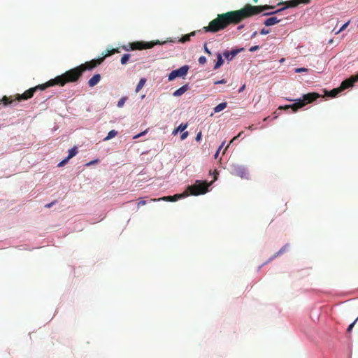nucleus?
<instances>
[{"mask_svg":"<svg viewBox=\"0 0 358 358\" xmlns=\"http://www.w3.org/2000/svg\"><path fill=\"white\" fill-rule=\"evenodd\" d=\"M273 8H274L273 6L268 5L252 6L251 4H246L239 10L218 14L217 17L210 21L208 25L204 27L203 29L206 32L215 33L224 29L230 24H238L248 17Z\"/></svg>","mask_w":358,"mask_h":358,"instance_id":"f257e3e1","label":"nucleus"},{"mask_svg":"<svg viewBox=\"0 0 358 358\" xmlns=\"http://www.w3.org/2000/svg\"><path fill=\"white\" fill-rule=\"evenodd\" d=\"M83 72L79 66L66 71L64 73L48 81L49 87L54 85L64 86L69 83H75L82 76Z\"/></svg>","mask_w":358,"mask_h":358,"instance_id":"f03ea898","label":"nucleus"},{"mask_svg":"<svg viewBox=\"0 0 358 358\" xmlns=\"http://www.w3.org/2000/svg\"><path fill=\"white\" fill-rule=\"evenodd\" d=\"M319 97L320 94L316 92L308 93L303 96V99H298L292 105H285L284 106H280L279 109L286 110L288 108H292L293 112H296L299 109L301 108L307 103H312L313 101L316 100Z\"/></svg>","mask_w":358,"mask_h":358,"instance_id":"7ed1b4c3","label":"nucleus"},{"mask_svg":"<svg viewBox=\"0 0 358 358\" xmlns=\"http://www.w3.org/2000/svg\"><path fill=\"white\" fill-rule=\"evenodd\" d=\"M48 87H49V85H48V82L44 84H42V85H38L34 87H31L27 90H26L22 94H17L16 99L19 101H20L21 100H27L34 96V94L36 90H44Z\"/></svg>","mask_w":358,"mask_h":358,"instance_id":"20e7f679","label":"nucleus"},{"mask_svg":"<svg viewBox=\"0 0 358 358\" xmlns=\"http://www.w3.org/2000/svg\"><path fill=\"white\" fill-rule=\"evenodd\" d=\"M208 185L206 182H196L188 187V190L192 195L197 196L199 194H205L208 191Z\"/></svg>","mask_w":358,"mask_h":358,"instance_id":"39448f33","label":"nucleus"},{"mask_svg":"<svg viewBox=\"0 0 358 358\" xmlns=\"http://www.w3.org/2000/svg\"><path fill=\"white\" fill-rule=\"evenodd\" d=\"M310 2V0H290L285 2L286 6L284 8H282L280 9H278L274 11L266 13L264 14V15H270L273 14H280L282 11H283L286 8L289 7H296L301 3L303 4H308Z\"/></svg>","mask_w":358,"mask_h":358,"instance_id":"423d86ee","label":"nucleus"},{"mask_svg":"<svg viewBox=\"0 0 358 358\" xmlns=\"http://www.w3.org/2000/svg\"><path fill=\"white\" fill-rule=\"evenodd\" d=\"M160 43V41L158 40L155 42H134L129 43V49L133 50L150 49L154 47L155 45Z\"/></svg>","mask_w":358,"mask_h":358,"instance_id":"0eeeda50","label":"nucleus"},{"mask_svg":"<svg viewBox=\"0 0 358 358\" xmlns=\"http://www.w3.org/2000/svg\"><path fill=\"white\" fill-rule=\"evenodd\" d=\"M189 69V66L184 65L176 70L172 71L169 75V80H173L177 77L184 78L187 74Z\"/></svg>","mask_w":358,"mask_h":358,"instance_id":"6e6552de","label":"nucleus"},{"mask_svg":"<svg viewBox=\"0 0 358 358\" xmlns=\"http://www.w3.org/2000/svg\"><path fill=\"white\" fill-rule=\"evenodd\" d=\"M230 172L231 174L241 178H245L247 175L245 167L238 164H233L230 166Z\"/></svg>","mask_w":358,"mask_h":358,"instance_id":"1a4fd4ad","label":"nucleus"},{"mask_svg":"<svg viewBox=\"0 0 358 358\" xmlns=\"http://www.w3.org/2000/svg\"><path fill=\"white\" fill-rule=\"evenodd\" d=\"M104 57H101L97 59H92L90 62H87L85 64H83L80 66V69H81L82 71L84 72L87 70H92L98 65L101 64V62L103 61Z\"/></svg>","mask_w":358,"mask_h":358,"instance_id":"9d476101","label":"nucleus"},{"mask_svg":"<svg viewBox=\"0 0 358 358\" xmlns=\"http://www.w3.org/2000/svg\"><path fill=\"white\" fill-rule=\"evenodd\" d=\"M357 81H358L357 75L351 76L350 78L346 79L341 83L340 88L343 91L345 89H348L350 87H352L354 85V83H355Z\"/></svg>","mask_w":358,"mask_h":358,"instance_id":"9b49d317","label":"nucleus"},{"mask_svg":"<svg viewBox=\"0 0 358 358\" xmlns=\"http://www.w3.org/2000/svg\"><path fill=\"white\" fill-rule=\"evenodd\" d=\"M184 194H175L173 196H163L158 199H150L151 201H176L178 199L184 197Z\"/></svg>","mask_w":358,"mask_h":358,"instance_id":"f8f14e48","label":"nucleus"},{"mask_svg":"<svg viewBox=\"0 0 358 358\" xmlns=\"http://www.w3.org/2000/svg\"><path fill=\"white\" fill-rule=\"evenodd\" d=\"M281 20H282V18H278L277 16L271 17L266 19L264 21V24L266 26L269 27V26H272V25L278 24V22H281Z\"/></svg>","mask_w":358,"mask_h":358,"instance_id":"ddd939ff","label":"nucleus"},{"mask_svg":"<svg viewBox=\"0 0 358 358\" xmlns=\"http://www.w3.org/2000/svg\"><path fill=\"white\" fill-rule=\"evenodd\" d=\"M101 80V76L100 74H94L89 80H88V85L90 87H93L95 85H96L99 81Z\"/></svg>","mask_w":358,"mask_h":358,"instance_id":"4468645a","label":"nucleus"},{"mask_svg":"<svg viewBox=\"0 0 358 358\" xmlns=\"http://www.w3.org/2000/svg\"><path fill=\"white\" fill-rule=\"evenodd\" d=\"M189 89L188 85H185L173 92L174 96H180Z\"/></svg>","mask_w":358,"mask_h":358,"instance_id":"2eb2a0df","label":"nucleus"},{"mask_svg":"<svg viewBox=\"0 0 358 358\" xmlns=\"http://www.w3.org/2000/svg\"><path fill=\"white\" fill-rule=\"evenodd\" d=\"M341 92H342L340 87L338 88H334L332 90L327 92L326 94L331 98L336 97Z\"/></svg>","mask_w":358,"mask_h":358,"instance_id":"dca6fc26","label":"nucleus"},{"mask_svg":"<svg viewBox=\"0 0 358 358\" xmlns=\"http://www.w3.org/2000/svg\"><path fill=\"white\" fill-rule=\"evenodd\" d=\"M217 62L214 66V69H217L220 68L224 63V59H222V56L220 53H218L217 55Z\"/></svg>","mask_w":358,"mask_h":358,"instance_id":"f3484780","label":"nucleus"},{"mask_svg":"<svg viewBox=\"0 0 358 358\" xmlns=\"http://www.w3.org/2000/svg\"><path fill=\"white\" fill-rule=\"evenodd\" d=\"M227 102H222L219 103L217 106H216L214 108V112L215 113H219L227 108Z\"/></svg>","mask_w":358,"mask_h":358,"instance_id":"a211bd4d","label":"nucleus"},{"mask_svg":"<svg viewBox=\"0 0 358 358\" xmlns=\"http://www.w3.org/2000/svg\"><path fill=\"white\" fill-rule=\"evenodd\" d=\"M145 83H146V79L144 78H141L139 80V82L136 87V90H135L136 93H138L143 87Z\"/></svg>","mask_w":358,"mask_h":358,"instance_id":"6ab92c4d","label":"nucleus"},{"mask_svg":"<svg viewBox=\"0 0 358 358\" xmlns=\"http://www.w3.org/2000/svg\"><path fill=\"white\" fill-rule=\"evenodd\" d=\"M195 34H196V32H195V31H192V32H191V33H190V34H186V35L183 36L180 39V41H180V42H181V43H185V42H187V41H189L190 40V37H191V36H194V35H195Z\"/></svg>","mask_w":358,"mask_h":358,"instance_id":"aec40b11","label":"nucleus"},{"mask_svg":"<svg viewBox=\"0 0 358 358\" xmlns=\"http://www.w3.org/2000/svg\"><path fill=\"white\" fill-rule=\"evenodd\" d=\"M117 135V131L115 130H111L108 133V135L106 137L103 138L104 141H108L114 137H115Z\"/></svg>","mask_w":358,"mask_h":358,"instance_id":"412c9836","label":"nucleus"},{"mask_svg":"<svg viewBox=\"0 0 358 358\" xmlns=\"http://www.w3.org/2000/svg\"><path fill=\"white\" fill-rule=\"evenodd\" d=\"M77 153H78L77 148L73 147V148H71V150H69V155L67 156V158L69 159H70L73 158L74 156H76Z\"/></svg>","mask_w":358,"mask_h":358,"instance_id":"4be33fe9","label":"nucleus"},{"mask_svg":"<svg viewBox=\"0 0 358 358\" xmlns=\"http://www.w3.org/2000/svg\"><path fill=\"white\" fill-rule=\"evenodd\" d=\"M187 127V124H180L173 131V134H176L178 132H182Z\"/></svg>","mask_w":358,"mask_h":358,"instance_id":"5701e85b","label":"nucleus"},{"mask_svg":"<svg viewBox=\"0 0 358 358\" xmlns=\"http://www.w3.org/2000/svg\"><path fill=\"white\" fill-rule=\"evenodd\" d=\"M115 52H119L117 48L107 50L106 54L103 55V57H104V59H105L106 57L110 56V55L115 54Z\"/></svg>","mask_w":358,"mask_h":358,"instance_id":"b1692460","label":"nucleus"},{"mask_svg":"<svg viewBox=\"0 0 358 358\" xmlns=\"http://www.w3.org/2000/svg\"><path fill=\"white\" fill-rule=\"evenodd\" d=\"M13 100H12L10 97H8L6 96H4L1 99V101L5 106L10 104L13 102Z\"/></svg>","mask_w":358,"mask_h":358,"instance_id":"393cba45","label":"nucleus"},{"mask_svg":"<svg viewBox=\"0 0 358 358\" xmlns=\"http://www.w3.org/2000/svg\"><path fill=\"white\" fill-rule=\"evenodd\" d=\"M130 58L129 54H124L121 58V64H126Z\"/></svg>","mask_w":358,"mask_h":358,"instance_id":"a878e982","label":"nucleus"},{"mask_svg":"<svg viewBox=\"0 0 358 358\" xmlns=\"http://www.w3.org/2000/svg\"><path fill=\"white\" fill-rule=\"evenodd\" d=\"M350 21L349 20L346 23H345L338 31H335V34H338L343 30H345L349 25Z\"/></svg>","mask_w":358,"mask_h":358,"instance_id":"bb28decb","label":"nucleus"},{"mask_svg":"<svg viewBox=\"0 0 358 358\" xmlns=\"http://www.w3.org/2000/svg\"><path fill=\"white\" fill-rule=\"evenodd\" d=\"M126 100H127V98H126V97H122V98H121V99L119 100L118 103H117V106H118L119 108L122 107V106H124V103H125Z\"/></svg>","mask_w":358,"mask_h":358,"instance_id":"cd10ccee","label":"nucleus"},{"mask_svg":"<svg viewBox=\"0 0 358 358\" xmlns=\"http://www.w3.org/2000/svg\"><path fill=\"white\" fill-rule=\"evenodd\" d=\"M224 145V142H223V143L221 144V145L218 148V149H217V150L216 153H215V155H214V158H215V159H217V158L218 157L219 153H220V152L221 149L223 148Z\"/></svg>","mask_w":358,"mask_h":358,"instance_id":"c85d7f7f","label":"nucleus"},{"mask_svg":"<svg viewBox=\"0 0 358 358\" xmlns=\"http://www.w3.org/2000/svg\"><path fill=\"white\" fill-rule=\"evenodd\" d=\"M308 71L306 68H296L295 69L294 71L295 73H301V72H307Z\"/></svg>","mask_w":358,"mask_h":358,"instance_id":"c756f323","label":"nucleus"},{"mask_svg":"<svg viewBox=\"0 0 358 358\" xmlns=\"http://www.w3.org/2000/svg\"><path fill=\"white\" fill-rule=\"evenodd\" d=\"M357 320H358V317L352 323H351L349 325V327H348V329H347L348 332H350L352 331V328L354 327V326Z\"/></svg>","mask_w":358,"mask_h":358,"instance_id":"7c9ffc66","label":"nucleus"},{"mask_svg":"<svg viewBox=\"0 0 358 358\" xmlns=\"http://www.w3.org/2000/svg\"><path fill=\"white\" fill-rule=\"evenodd\" d=\"M69 159L67 157H66L64 159H63L62 162H60L58 164V166L62 167V166H64L69 162Z\"/></svg>","mask_w":358,"mask_h":358,"instance_id":"2f4dec72","label":"nucleus"},{"mask_svg":"<svg viewBox=\"0 0 358 358\" xmlns=\"http://www.w3.org/2000/svg\"><path fill=\"white\" fill-rule=\"evenodd\" d=\"M199 62L201 64H204L206 62V58L204 56H201L199 58Z\"/></svg>","mask_w":358,"mask_h":358,"instance_id":"473e14b6","label":"nucleus"},{"mask_svg":"<svg viewBox=\"0 0 358 358\" xmlns=\"http://www.w3.org/2000/svg\"><path fill=\"white\" fill-rule=\"evenodd\" d=\"M259 49V45H255V46H252L249 49V51L253 52H255V51H256V50H257Z\"/></svg>","mask_w":358,"mask_h":358,"instance_id":"72a5a7b5","label":"nucleus"},{"mask_svg":"<svg viewBox=\"0 0 358 358\" xmlns=\"http://www.w3.org/2000/svg\"><path fill=\"white\" fill-rule=\"evenodd\" d=\"M225 83H227V80H225V79H222L220 80H217L214 83L215 85L225 84Z\"/></svg>","mask_w":358,"mask_h":358,"instance_id":"f704fd0d","label":"nucleus"},{"mask_svg":"<svg viewBox=\"0 0 358 358\" xmlns=\"http://www.w3.org/2000/svg\"><path fill=\"white\" fill-rule=\"evenodd\" d=\"M229 52L231 55V59H232L234 57H235L238 54V50H232L231 52Z\"/></svg>","mask_w":358,"mask_h":358,"instance_id":"c9c22d12","label":"nucleus"},{"mask_svg":"<svg viewBox=\"0 0 358 358\" xmlns=\"http://www.w3.org/2000/svg\"><path fill=\"white\" fill-rule=\"evenodd\" d=\"M187 136H188L187 131L183 132L180 136L181 140H185L187 137Z\"/></svg>","mask_w":358,"mask_h":358,"instance_id":"e433bc0d","label":"nucleus"},{"mask_svg":"<svg viewBox=\"0 0 358 358\" xmlns=\"http://www.w3.org/2000/svg\"><path fill=\"white\" fill-rule=\"evenodd\" d=\"M268 33H269V30L268 29H266L264 28L261 29V31H260V34H262V35H266V34H267Z\"/></svg>","mask_w":358,"mask_h":358,"instance_id":"4c0bfd02","label":"nucleus"},{"mask_svg":"<svg viewBox=\"0 0 358 358\" xmlns=\"http://www.w3.org/2000/svg\"><path fill=\"white\" fill-rule=\"evenodd\" d=\"M99 162V159H95V160H92V161H90V162L87 163V166H91L92 164H96Z\"/></svg>","mask_w":358,"mask_h":358,"instance_id":"58836bf2","label":"nucleus"},{"mask_svg":"<svg viewBox=\"0 0 358 358\" xmlns=\"http://www.w3.org/2000/svg\"><path fill=\"white\" fill-rule=\"evenodd\" d=\"M147 203V201L145 200H143L141 199L138 203V208L140 207L141 206H144Z\"/></svg>","mask_w":358,"mask_h":358,"instance_id":"ea45409f","label":"nucleus"},{"mask_svg":"<svg viewBox=\"0 0 358 358\" xmlns=\"http://www.w3.org/2000/svg\"><path fill=\"white\" fill-rule=\"evenodd\" d=\"M201 136H202V134H201V132L200 131V132H199V133L197 134V135H196V141H201Z\"/></svg>","mask_w":358,"mask_h":358,"instance_id":"a19ab883","label":"nucleus"},{"mask_svg":"<svg viewBox=\"0 0 358 358\" xmlns=\"http://www.w3.org/2000/svg\"><path fill=\"white\" fill-rule=\"evenodd\" d=\"M224 56L227 58V59H231V55H230V52H224Z\"/></svg>","mask_w":358,"mask_h":358,"instance_id":"79ce46f5","label":"nucleus"},{"mask_svg":"<svg viewBox=\"0 0 358 358\" xmlns=\"http://www.w3.org/2000/svg\"><path fill=\"white\" fill-rule=\"evenodd\" d=\"M55 203V201H52L51 203H49L45 206V208H51L54 204Z\"/></svg>","mask_w":358,"mask_h":358,"instance_id":"37998d69","label":"nucleus"},{"mask_svg":"<svg viewBox=\"0 0 358 358\" xmlns=\"http://www.w3.org/2000/svg\"><path fill=\"white\" fill-rule=\"evenodd\" d=\"M204 51L208 55L211 54L210 51L208 49L206 44L204 45Z\"/></svg>","mask_w":358,"mask_h":358,"instance_id":"c03bdc74","label":"nucleus"},{"mask_svg":"<svg viewBox=\"0 0 358 358\" xmlns=\"http://www.w3.org/2000/svg\"><path fill=\"white\" fill-rule=\"evenodd\" d=\"M284 251H285V248H281V250H280L279 252L276 255H274L273 258L276 257L278 255L282 253Z\"/></svg>","mask_w":358,"mask_h":358,"instance_id":"a18cd8bd","label":"nucleus"},{"mask_svg":"<svg viewBox=\"0 0 358 358\" xmlns=\"http://www.w3.org/2000/svg\"><path fill=\"white\" fill-rule=\"evenodd\" d=\"M245 89V85L244 84L243 85L241 86V87L238 90V92L241 93L242 92L244 91V90Z\"/></svg>","mask_w":358,"mask_h":358,"instance_id":"49530a36","label":"nucleus"},{"mask_svg":"<svg viewBox=\"0 0 358 358\" xmlns=\"http://www.w3.org/2000/svg\"><path fill=\"white\" fill-rule=\"evenodd\" d=\"M143 134H144V132L140 133V134H138L136 135V136L134 137V139H136V138H138V137H140V136H143Z\"/></svg>","mask_w":358,"mask_h":358,"instance_id":"de8ad7c7","label":"nucleus"},{"mask_svg":"<svg viewBox=\"0 0 358 358\" xmlns=\"http://www.w3.org/2000/svg\"><path fill=\"white\" fill-rule=\"evenodd\" d=\"M248 129L249 130H255V127H254V124H252V125H250Z\"/></svg>","mask_w":358,"mask_h":358,"instance_id":"09e8293b","label":"nucleus"},{"mask_svg":"<svg viewBox=\"0 0 358 358\" xmlns=\"http://www.w3.org/2000/svg\"><path fill=\"white\" fill-rule=\"evenodd\" d=\"M257 34V31H255L253 32V34L251 35V38H255Z\"/></svg>","mask_w":358,"mask_h":358,"instance_id":"8fccbe9b","label":"nucleus"},{"mask_svg":"<svg viewBox=\"0 0 358 358\" xmlns=\"http://www.w3.org/2000/svg\"><path fill=\"white\" fill-rule=\"evenodd\" d=\"M238 138V136H236L234 137V138H232V140L231 141V142H233L234 141L237 140V138Z\"/></svg>","mask_w":358,"mask_h":358,"instance_id":"3c124183","label":"nucleus"},{"mask_svg":"<svg viewBox=\"0 0 358 358\" xmlns=\"http://www.w3.org/2000/svg\"><path fill=\"white\" fill-rule=\"evenodd\" d=\"M243 134V131H241V132L237 135V136H238V137L239 138V137L242 136V134Z\"/></svg>","mask_w":358,"mask_h":358,"instance_id":"603ef678","label":"nucleus"},{"mask_svg":"<svg viewBox=\"0 0 358 358\" xmlns=\"http://www.w3.org/2000/svg\"><path fill=\"white\" fill-rule=\"evenodd\" d=\"M242 28H243V25H240L238 27V30L241 29Z\"/></svg>","mask_w":358,"mask_h":358,"instance_id":"864d4df0","label":"nucleus"},{"mask_svg":"<svg viewBox=\"0 0 358 358\" xmlns=\"http://www.w3.org/2000/svg\"><path fill=\"white\" fill-rule=\"evenodd\" d=\"M268 117H265V118L264 119V121H267V120H268Z\"/></svg>","mask_w":358,"mask_h":358,"instance_id":"5fc2aeb1","label":"nucleus"},{"mask_svg":"<svg viewBox=\"0 0 358 358\" xmlns=\"http://www.w3.org/2000/svg\"><path fill=\"white\" fill-rule=\"evenodd\" d=\"M124 49L125 50H129V48H127V47H124Z\"/></svg>","mask_w":358,"mask_h":358,"instance_id":"6e6d98bb","label":"nucleus"},{"mask_svg":"<svg viewBox=\"0 0 358 358\" xmlns=\"http://www.w3.org/2000/svg\"><path fill=\"white\" fill-rule=\"evenodd\" d=\"M258 0H253L255 3H257Z\"/></svg>","mask_w":358,"mask_h":358,"instance_id":"4d7b16f0","label":"nucleus"},{"mask_svg":"<svg viewBox=\"0 0 358 358\" xmlns=\"http://www.w3.org/2000/svg\"><path fill=\"white\" fill-rule=\"evenodd\" d=\"M357 78H358V74H357Z\"/></svg>","mask_w":358,"mask_h":358,"instance_id":"13d9d810","label":"nucleus"}]
</instances>
